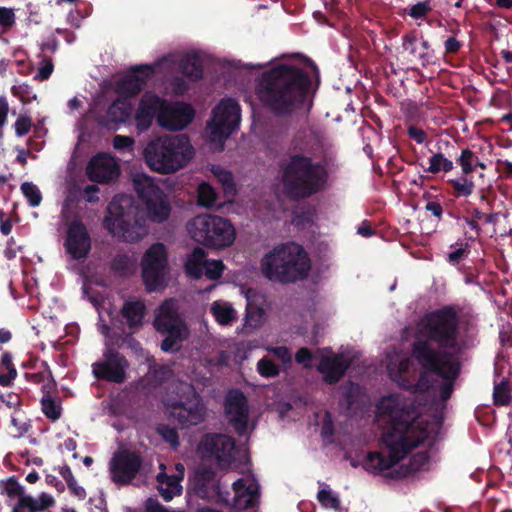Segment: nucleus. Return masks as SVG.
Masks as SVG:
<instances>
[{
	"label": "nucleus",
	"instance_id": "nucleus-51",
	"mask_svg": "<svg viewBox=\"0 0 512 512\" xmlns=\"http://www.w3.org/2000/svg\"><path fill=\"white\" fill-rule=\"evenodd\" d=\"M31 127V121L28 117H20L15 123L16 133L19 136L27 134Z\"/></svg>",
	"mask_w": 512,
	"mask_h": 512
},
{
	"label": "nucleus",
	"instance_id": "nucleus-35",
	"mask_svg": "<svg viewBox=\"0 0 512 512\" xmlns=\"http://www.w3.org/2000/svg\"><path fill=\"white\" fill-rule=\"evenodd\" d=\"M29 425L23 412L17 410L11 416L10 433L13 437L19 438L28 431Z\"/></svg>",
	"mask_w": 512,
	"mask_h": 512
},
{
	"label": "nucleus",
	"instance_id": "nucleus-33",
	"mask_svg": "<svg viewBox=\"0 0 512 512\" xmlns=\"http://www.w3.org/2000/svg\"><path fill=\"white\" fill-rule=\"evenodd\" d=\"M265 256H306V253L299 244L287 242L274 247Z\"/></svg>",
	"mask_w": 512,
	"mask_h": 512
},
{
	"label": "nucleus",
	"instance_id": "nucleus-55",
	"mask_svg": "<svg viewBox=\"0 0 512 512\" xmlns=\"http://www.w3.org/2000/svg\"><path fill=\"white\" fill-rule=\"evenodd\" d=\"M429 10H430V7H429L427 1L420 2L411 8L410 15L413 18H420V17L424 16Z\"/></svg>",
	"mask_w": 512,
	"mask_h": 512
},
{
	"label": "nucleus",
	"instance_id": "nucleus-62",
	"mask_svg": "<svg viewBox=\"0 0 512 512\" xmlns=\"http://www.w3.org/2000/svg\"><path fill=\"white\" fill-rule=\"evenodd\" d=\"M357 233L363 237H369L374 234V231L370 224L364 222L357 230Z\"/></svg>",
	"mask_w": 512,
	"mask_h": 512
},
{
	"label": "nucleus",
	"instance_id": "nucleus-14",
	"mask_svg": "<svg viewBox=\"0 0 512 512\" xmlns=\"http://www.w3.org/2000/svg\"><path fill=\"white\" fill-rule=\"evenodd\" d=\"M262 269L270 280L293 282L307 274L310 262L309 258H264Z\"/></svg>",
	"mask_w": 512,
	"mask_h": 512
},
{
	"label": "nucleus",
	"instance_id": "nucleus-6",
	"mask_svg": "<svg viewBox=\"0 0 512 512\" xmlns=\"http://www.w3.org/2000/svg\"><path fill=\"white\" fill-rule=\"evenodd\" d=\"M166 412L183 427L197 425L204 419V407L193 387L186 382H174L163 399Z\"/></svg>",
	"mask_w": 512,
	"mask_h": 512
},
{
	"label": "nucleus",
	"instance_id": "nucleus-29",
	"mask_svg": "<svg viewBox=\"0 0 512 512\" xmlns=\"http://www.w3.org/2000/svg\"><path fill=\"white\" fill-rule=\"evenodd\" d=\"M210 313L220 326H232L238 319V312L225 300H216L210 306Z\"/></svg>",
	"mask_w": 512,
	"mask_h": 512
},
{
	"label": "nucleus",
	"instance_id": "nucleus-56",
	"mask_svg": "<svg viewBox=\"0 0 512 512\" xmlns=\"http://www.w3.org/2000/svg\"><path fill=\"white\" fill-rule=\"evenodd\" d=\"M408 134L411 138L415 139L418 143H423L426 139V133L419 128L414 126H410L408 129Z\"/></svg>",
	"mask_w": 512,
	"mask_h": 512
},
{
	"label": "nucleus",
	"instance_id": "nucleus-46",
	"mask_svg": "<svg viewBox=\"0 0 512 512\" xmlns=\"http://www.w3.org/2000/svg\"><path fill=\"white\" fill-rule=\"evenodd\" d=\"M133 145L134 139L129 136L116 135L113 139V146L119 151H131Z\"/></svg>",
	"mask_w": 512,
	"mask_h": 512
},
{
	"label": "nucleus",
	"instance_id": "nucleus-22",
	"mask_svg": "<svg viewBox=\"0 0 512 512\" xmlns=\"http://www.w3.org/2000/svg\"><path fill=\"white\" fill-rule=\"evenodd\" d=\"M225 409L229 420L234 424L239 434L247 428V403L245 396L238 391H231L226 398Z\"/></svg>",
	"mask_w": 512,
	"mask_h": 512
},
{
	"label": "nucleus",
	"instance_id": "nucleus-5",
	"mask_svg": "<svg viewBox=\"0 0 512 512\" xmlns=\"http://www.w3.org/2000/svg\"><path fill=\"white\" fill-rule=\"evenodd\" d=\"M137 214L138 208L132 197L117 196L108 205L104 225L113 236L125 242H136L147 233L142 222L137 219Z\"/></svg>",
	"mask_w": 512,
	"mask_h": 512
},
{
	"label": "nucleus",
	"instance_id": "nucleus-44",
	"mask_svg": "<svg viewBox=\"0 0 512 512\" xmlns=\"http://www.w3.org/2000/svg\"><path fill=\"white\" fill-rule=\"evenodd\" d=\"M484 219L485 223L487 224V230L489 231V228L492 229L493 227H496V225H504L507 222V217L500 213L495 214H482L479 216V219Z\"/></svg>",
	"mask_w": 512,
	"mask_h": 512
},
{
	"label": "nucleus",
	"instance_id": "nucleus-59",
	"mask_svg": "<svg viewBox=\"0 0 512 512\" xmlns=\"http://www.w3.org/2000/svg\"><path fill=\"white\" fill-rule=\"evenodd\" d=\"M311 222V219L306 214H297L292 220V223L297 227H305L306 224H309Z\"/></svg>",
	"mask_w": 512,
	"mask_h": 512
},
{
	"label": "nucleus",
	"instance_id": "nucleus-40",
	"mask_svg": "<svg viewBox=\"0 0 512 512\" xmlns=\"http://www.w3.org/2000/svg\"><path fill=\"white\" fill-rule=\"evenodd\" d=\"M318 500L325 508L337 509L339 506L338 497L327 488L318 492Z\"/></svg>",
	"mask_w": 512,
	"mask_h": 512
},
{
	"label": "nucleus",
	"instance_id": "nucleus-26",
	"mask_svg": "<svg viewBox=\"0 0 512 512\" xmlns=\"http://www.w3.org/2000/svg\"><path fill=\"white\" fill-rule=\"evenodd\" d=\"M54 504L55 500L50 494L41 493L38 497L25 494L20 496L12 512H44Z\"/></svg>",
	"mask_w": 512,
	"mask_h": 512
},
{
	"label": "nucleus",
	"instance_id": "nucleus-19",
	"mask_svg": "<svg viewBox=\"0 0 512 512\" xmlns=\"http://www.w3.org/2000/svg\"><path fill=\"white\" fill-rule=\"evenodd\" d=\"M245 475L233 483L234 505L238 509H246L252 507L258 497V483L249 469L241 470Z\"/></svg>",
	"mask_w": 512,
	"mask_h": 512
},
{
	"label": "nucleus",
	"instance_id": "nucleus-60",
	"mask_svg": "<svg viewBox=\"0 0 512 512\" xmlns=\"http://www.w3.org/2000/svg\"><path fill=\"white\" fill-rule=\"evenodd\" d=\"M16 377V370L10 369L8 374H3L0 372V384L3 386H7L10 382Z\"/></svg>",
	"mask_w": 512,
	"mask_h": 512
},
{
	"label": "nucleus",
	"instance_id": "nucleus-64",
	"mask_svg": "<svg viewBox=\"0 0 512 512\" xmlns=\"http://www.w3.org/2000/svg\"><path fill=\"white\" fill-rule=\"evenodd\" d=\"M60 474L65 479L67 484H69L71 482L73 483V481L75 480V478H74V476L72 474V471H71V469L68 466L61 467L60 468Z\"/></svg>",
	"mask_w": 512,
	"mask_h": 512
},
{
	"label": "nucleus",
	"instance_id": "nucleus-16",
	"mask_svg": "<svg viewBox=\"0 0 512 512\" xmlns=\"http://www.w3.org/2000/svg\"><path fill=\"white\" fill-rule=\"evenodd\" d=\"M128 362L119 353L108 348L103 358L92 365L93 375L114 383H122L126 379Z\"/></svg>",
	"mask_w": 512,
	"mask_h": 512
},
{
	"label": "nucleus",
	"instance_id": "nucleus-7",
	"mask_svg": "<svg viewBox=\"0 0 512 512\" xmlns=\"http://www.w3.org/2000/svg\"><path fill=\"white\" fill-rule=\"evenodd\" d=\"M284 187L293 198H306L318 192L325 182V171L302 156H295L283 176Z\"/></svg>",
	"mask_w": 512,
	"mask_h": 512
},
{
	"label": "nucleus",
	"instance_id": "nucleus-24",
	"mask_svg": "<svg viewBox=\"0 0 512 512\" xmlns=\"http://www.w3.org/2000/svg\"><path fill=\"white\" fill-rule=\"evenodd\" d=\"M66 246L72 256H86L91 247V240L85 226L80 221H73L67 231Z\"/></svg>",
	"mask_w": 512,
	"mask_h": 512
},
{
	"label": "nucleus",
	"instance_id": "nucleus-32",
	"mask_svg": "<svg viewBox=\"0 0 512 512\" xmlns=\"http://www.w3.org/2000/svg\"><path fill=\"white\" fill-rule=\"evenodd\" d=\"M211 172L221 183L225 196L227 198L234 197L237 193V190L232 173L220 166H213Z\"/></svg>",
	"mask_w": 512,
	"mask_h": 512
},
{
	"label": "nucleus",
	"instance_id": "nucleus-36",
	"mask_svg": "<svg viewBox=\"0 0 512 512\" xmlns=\"http://www.w3.org/2000/svg\"><path fill=\"white\" fill-rule=\"evenodd\" d=\"M265 311L261 307L248 305L245 316V325L251 328H258L264 323Z\"/></svg>",
	"mask_w": 512,
	"mask_h": 512
},
{
	"label": "nucleus",
	"instance_id": "nucleus-12",
	"mask_svg": "<svg viewBox=\"0 0 512 512\" xmlns=\"http://www.w3.org/2000/svg\"><path fill=\"white\" fill-rule=\"evenodd\" d=\"M240 122V107L233 99L222 100L214 109L208 122L207 133L211 142L223 145Z\"/></svg>",
	"mask_w": 512,
	"mask_h": 512
},
{
	"label": "nucleus",
	"instance_id": "nucleus-39",
	"mask_svg": "<svg viewBox=\"0 0 512 512\" xmlns=\"http://www.w3.org/2000/svg\"><path fill=\"white\" fill-rule=\"evenodd\" d=\"M21 190L32 206H38L41 202V193L39 189L30 182L21 185Z\"/></svg>",
	"mask_w": 512,
	"mask_h": 512
},
{
	"label": "nucleus",
	"instance_id": "nucleus-3",
	"mask_svg": "<svg viewBox=\"0 0 512 512\" xmlns=\"http://www.w3.org/2000/svg\"><path fill=\"white\" fill-rule=\"evenodd\" d=\"M309 84V77L299 68L278 65L263 74L258 95L271 111L286 115L301 105Z\"/></svg>",
	"mask_w": 512,
	"mask_h": 512
},
{
	"label": "nucleus",
	"instance_id": "nucleus-21",
	"mask_svg": "<svg viewBox=\"0 0 512 512\" xmlns=\"http://www.w3.org/2000/svg\"><path fill=\"white\" fill-rule=\"evenodd\" d=\"M160 469L161 472L157 475L158 491L165 501H170L182 492L181 481L184 478L185 468L178 463L175 465V473L168 474L165 465L161 463Z\"/></svg>",
	"mask_w": 512,
	"mask_h": 512
},
{
	"label": "nucleus",
	"instance_id": "nucleus-34",
	"mask_svg": "<svg viewBox=\"0 0 512 512\" xmlns=\"http://www.w3.org/2000/svg\"><path fill=\"white\" fill-rule=\"evenodd\" d=\"M197 192L199 205L207 208H211L215 205L218 195L210 184L206 182L201 183L198 186Z\"/></svg>",
	"mask_w": 512,
	"mask_h": 512
},
{
	"label": "nucleus",
	"instance_id": "nucleus-30",
	"mask_svg": "<svg viewBox=\"0 0 512 512\" xmlns=\"http://www.w3.org/2000/svg\"><path fill=\"white\" fill-rule=\"evenodd\" d=\"M180 69L182 73L191 81H196L202 77V61L196 54H186L180 60Z\"/></svg>",
	"mask_w": 512,
	"mask_h": 512
},
{
	"label": "nucleus",
	"instance_id": "nucleus-42",
	"mask_svg": "<svg viewBox=\"0 0 512 512\" xmlns=\"http://www.w3.org/2000/svg\"><path fill=\"white\" fill-rule=\"evenodd\" d=\"M494 401L498 405H506L510 399L509 388L506 383L501 382L496 385L493 393Z\"/></svg>",
	"mask_w": 512,
	"mask_h": 512
},
{
	"label": "nucleus",
	"instance_id": "nucleus-4",
	"mask_svg": "<svg viewBox=\"0 0 512 512\" xmlns=\"http://www.w3.org/2000/svg\"><path fill=\"white\" fill-rule=\"evenodd\" d=\"M143 155L153 171L171 174L187 165L194 156V148L185 134L161 136L147 143Z\"/></svg>",
	"mask_w": 512,
	"mask_h": 512
},
{
	"label": "nucleus",
	"instance_id": "nucleus-45",
	"mask_svg": "<svg viewBox=\"0 0 512 512\" xmlns=\"http://www.w3.org/2000/svg\"><path fill=\"white\" fill-rule=\"evenodd\" d=\"M322 423V435L329 437L333 433V423L331 416L328 412H321L317 414V423Z\"/></svg>",
	"mask_w": 512,
	"mask_h": 512
},
{
	"label": "nucleus",
	"instance_id": "nucleus-15",
	"mask_svg": "<svg viewBox=\"0 0 512 512\" xmlns=\"http://www.w3.org/2000/svg\"><path fill=\"white\" fill-rule=\"evenodd\" d=\"M141 463L138 454L125 449L119 450L110 461L111 479L119 485L130 483L137 475Z\"/></svg>",
	"mask_w": 512,
	"mask_h": 512
},
{
	"label": "nucleus",
	"instance_id": "nucleus-23",
	"mask_svg": "<svg viewBox=\"0 0 512 512\" xmlns=\"http://www.w3.org/2000/svg\"><path fill=\"white\" fill-rule=\"evenodd\" d=\"M143 279L148 291H157L165 286L167 265L165 258H144Z\"/></svg>",
	"mask_w": 512,
	"mask_h": 512
},
{
	"label": "nucleus",
	"instance_id": "nucleus-13",
	"mask_svg": "<svg viewBox=\"0 0 512 512\" xmlns=\"http://www.w3.org/2000/svg\"><path fill=\"white\" fill-rule=\"evenodd\" d=\"M313 358L320 360L318 371L328 383L338 381L349 365L342 354H335L330 349H324L312 355L308 349L301 348L296 354V361L304 367H309Z\"/></svg>",
	"mask_w": 512,
	"mask_h": 512
},
{
	"label": "nucleus",
	"instance_id": "nucleus-27",
	"mask_svg": "<svg viewBox=\"0 0 512 512\" xmlns=\"http://www.w3.org/2000/svg\"><path fill=\"white\" fill-rule=\"evenodd\" d=\"M133 74L126 76L120 83V89L127 94H137L144 86L146 79L154 73L150 65H141L133 69Z\"/></svg>",
	"mask_w": 512,
	"mask_h": 512
},
{
	"label": "nucleus",
	"instance_id": "nucleus-57",
	"mask_svg": "<svg viewBox=\"0 0 512 512\" xmlns=\"http://www.w3.org/2000/svg\"><path fill=\"white\" fill-rule=\"evenodd\" d=\"M0 400L9 408H16L20 404V398L17 394H8L6 397L0 396Z\"/></svg>",
	"mask_w": 512,
	"mask_h": 512
},
{
	"label": "nucleus",
	"instance_id": "nucleus-20",
	"mask_svg": "<svg viewBox=\"0 0 512 512\" xmlns=\"http://www.w3.org/2000/svg\"><path fill=\"white\" fill-rule=\"evenodd\" d=\"M165 105L166 101L159 98L157 95L145 93L140 100L135 115L137 128L140 131L147 130L151 126L155 116H157V119L159 118Z\"/></svg>",
	"mask_w": 512,
	"mask_h": 512
},
{
	"label": "nucleus",
	"instance_id": "nucleus-17",
	"mask_svg": "<svg viewBox=\"0 0 512 512\" xmlns=\"http://www.w3.org/2000/svg\"><path fill=\"white\" fill-rule=\"evenodd\" d=\"M86 170L90 180L100 183L112 182L120 174L117 161L107 154H99L93 157Z\"/></svg>",
	"mask_w": 512,
	"mask_h": 512
},
{
	"label": "nucleus",
	"instance_id": "nucleus-10",
	"mask_svg": "<svg viewBox=\"0 0 512 512\" xmlns=\"http://www.w3.org/2000/svg\"><path fill=\"white\" fill-rule=\"evenodd\" d=\"M132 182L138 196L146 205L149 218L156 223L166 221L170 215L171 206L154 179L146 174H135Z\"/></svg>",
	"mask_w": 512,
	"mask_h": 512
},
{
	"label": "nucleus",
	"instance_id": "nucleus-50",
	"mask_svg": "<svg viewBox=\"0 0 512 512\" xmlns=\"http://www.w3.org/2000/svg\"><path fill=\"white\" fill-rule=\"evenodd\" d=\"M454 189L464 196H468L472 192L473 183L463 178L461 180L453 181Z\"/></svg>",
	"mask_w": 512,
	"mask_h": 512
},
{
	"label": "nucleus",
	"instance_id": "nucleus-37",
	"mask_svg": "<svg viewBox=\"0 0 512 512\" xmlns=\"http://www.w3.org/2000/svg\"><path fill=\"white\" fill-rule=\"evenodd\" d=\"M258 373L265 378L276 377L280 373V368L269 357L261 358L257 363Z\"/></svg>",
	"mask_w": 512,
	"mask_h": 512
},
{
	"label": "nucleus",
	"instance_id": "nucleus-48",
	"mask_svg": "<svg viewBox=\"0 0 512 512\" xmlns=\"http://www.w3.org/2000/svg\"><path fill=\"white\" fill-rule=\"evenodd\" d=\"M3 491L8 495V496H17L18 497V500L20 499V496L21 495H25V493L23 492V488L22 486H20L16 481L14 480H9L7 481L4 486H3Z\"/></svg>",
	"mask_w": 512,
	"mask_h": 512
},
{
	"label": "nucleus",
	"instance_id": "nucleus-31",
	"mask_svg": "<svg viewBox=\"0 0 512 512\" xmlns=\"http://www.w3.org/2000/svg\"><path fill=\"white\" fill-rule=\"evenodd\" d=\"M132 113L131 103L126 99L116 100L108 109V116L114 123L125 122Z\"/></svg>",
	"mask_w": 512,
	"mask_h": 512
},
{
	"label": "nucleus",
	"instance_id": "nucleus-41",
	"mask_svg": "<svg viewBox=\"0 0 512 512\" xmlns=\"http://www.w3.org/2000/svg\"><path fill=\"white\" fill-rule=\"evenodd\" d=\"M42 410L44 414L52 420H57L61 415L60 406L49 397L42 399Z\"/></svg>",
	"mask_w": 512,
	"mask_h": 512
},
{
	"label": "nucleus",
	"instance_id": "nucleus-38",
	"mask_svg": "<svg viewBox=\"0 0 512 512\" xmlns=\"http://www.w3.org/2000/svg\"><path fill=\"white\" fill-rule=\"evenodd\" d=\"M453 168V164L450 160L446 159L443 154L436 153L430 159V166L428 167V171L431 173H437L440 170H444L445 172L450 171Z\"/></svg>",
	"mask_w": 512,
	"mask_h": 512
},
{
	"label": "nucleus",
	"instance_id": "nucleus-28",
	"mask_svg": "<svg viewBox=\"0 0 512 512\" xmlns=\"http://www.w3.org/2000/svg\"><path fill=\"white\" fill-rule=\"evenodd\" d=\"M145 312V304L139 299L127 300L121 309L126 325L133 332L142 326Z\"/></svg>",
	"mask_w": 512,
	"mask_h": 512
},
{
	"label": "nucleus",
	"instance_id": "nucleus-8",
	"mask_svg": "<svg viewBox=\"0 0 512 512\" xmlns=\"http://www.w3.org/2000/svg\"><path fill=\"white\" fill-rule=\"evenodd\" d=\"M192 239L205 247L221 250L235 240V229L228 219L211 214H200L187 224Z\"/></svg>",
	"mask_w": 512,
	"mask_h": 512
},
{
	"label": "nucleus",
	"instance_id": "nucleus-2",
	"mask_svg": "<svg viewBox=\"0 0 512 512\" xmlns=\"http://www.w3.org/2000/svg\"><path fill=\"white\" fill-rule=\"evenodd\" d=\"M420 337L428 338L429 341H419L415 344L414 355L421 364L423 372L417 382L415 369L407 354L394 353L389 356L387 370L390 378L399 386L415 391H424L429 388L426 380L429 374L442 378L437 387L439 399L437 407L443 406L444 402L451 396L453 391V379L458 373V363L452 353L439 355L434 349V343L442 348H455L457 345V319L451 309H443L424 316L419 322Z\"/></svg>",
	"mask_w": 512,
	"mask_h": 512
},
{
	"label": "nucleus",
	"instance_id": "nucleus-43",
	"mask_svg": "<svg viewBox=\"0 0 512 512\" xmlns=\"http://www.w3.org/2000/svg\"><path fill=\"white\" fill-rule=\"evenodd\" d=\"M266 351L274 354L276 358L283 364H290L292 361V354L290 350L285 346L272 347L268 346L265 348Z\"/></svg>",
	"mask_w": 512,
	"mask_h": 512
},
{
	"label": "nucleus",
	"instance_id": "nucleus-18",
	"mask_svg": "<svg viewBox=\"0 0 512 512\" xmlns=\"http://www.w3.org/2000/svg\"><path fill=\"white\" fill-rule=\"evenodd\" d=\"M193 119V110L189 105L176 103L171 105L166 102L165 108L159 115L158 124L171 131L182 130Z\"/></svg>",
	"mask_w": 512,
	"mask_h": 512
},
{
	"label": "nucleus",
	"instance_id": "nucleus-58",
	"mask_svg": "<svg viewBox=\"0 0 512 512\" xmlns=\"http://www.w3.org/2000/svg\"><path fill=\"white\" fill-rule=\"evenodd\" d=\"M69 489L71 492L78 497L79 499H84L86 496V492L83 487L79 486L76 482V480L73 481V483L68 484Z\"/></svg>",
	"mask_w": 512,
	"mask_h": 512
},
{
	"label": "nucleus",
	"instance_id": "nucleus-63",
	"mask_svg": "<svg viewBox=\"0 0 512 512\" xmlns=\"http://www.w3.org/2000/svg\"><path fill=\"white\" fill-rule=\"evenodd\" d=\"M426 209L431 211L433 215H435L436 217H440L442 214V207L437 202H428L426 205Z\"/></svg>",
	"mask_w": 512,
	"mask_h": 512
},
{
	"label": "nucleus",
	"instance_id": "nucleus-9",
	"mask_svg": "<svg viewBox=\"0 0 512 512\" xmlns=\"http://www.w3.org/2000/svg\"><path fill=\"white\" fill-rule=\"evenodd\" d=\"M198 452L203 459L214 461L217 468L223 471L239 468L237 458L244 453L235 448L232 438L225 435H206L198 446Z\"/></svg>",
	"mask_w": 512,
	"mask_h": 512
},
{
	"label": "nucleus",
	"instance_id": "nucleus-25",
	"mask_svg": "<svg viewBox=\"0 0 512 512\" xmlns=\"http://www.w3.org/2000/svg\"><path fill=\"white\" fill-rule=\"evenodd\" d=\"M186 273L195 279L206 276L209 279H217L223 271V264L220 260L208 258H188L185 263Z\"/></svg>",
	"mask_w": 512,
	"mask_h": 512
},
{
	"label": "nucleus",
	"instance_id": "nucleus-53",
	"mask_svg": "<svg viewBox=\"0 0 512 512\" xmlns=\"http://www.w3.org/2000/svg\"><path fill=\"white\" fill-rule=\"evenodd\" d=\"M53 71V63L51 59H45L42 63V66L39 68V73L36 76L38 80L47 79Z\"/></svg>",
	"mask_w": 512,
	"mask_h": 512
},
{
	"label": "nucleus",
	"instance_id": "nucleus-49",
	"mask_svg": "<svg viewBox=\"0 0 512 512\" xmlns=\"http://www.w3.org/2000/svg\"><path fill=\"white\" fill-rule=\"evenodd\" d=\"M474 160V155L470 150H464L459 159L460 165L462 166L463 172L465 174L470 173L472 169V163Z\"/></svg>",
	"mask_w": 512,
	"mask_h": 512
},
{
	"label": "nucleus",
	"instance_id": "nucleus-11",
	"mask_svg": "<svg viewBox=\"0 0 512 512\" xmlns=\"http://www.w3.org/2000/svg\"><path fill=\"white\" fill-rule=\"evenodd\" d=\"M154 326L160 333L167 334L161 348L163 351H173L179 348L181 342L187 336V328L177 313L176 301L166 300L158 309L154 320Z\"/></svg>",
	"mask_w": 512,
	"mask_h": 512
},
{
	"label": "nucleus",
	"instance_id": "nucleus-52",
	"mask_svg": "<svg viewBox=\"0 0 512 512\" xmlns=\"http://www.w3.org/2000/svg\"><path fill=\"white\" fill-rule=\"evenodd\" d=\"M167 253V247L163 243L157 242L151 245L143 256H166Z\"/></svg>",
	"mask_w": 512,
	"mask_h": 512
},
{
	"label": "nucleus",
	"instance_id": "nucleus-54",
	"mask_svg": "<svg viewBox=\"0 0 512 512\" xmlns=\"http://www.w3.org/2000/svg\"><path fill=\"white\" fill-rule=\"evenodd\" d=\"M14 23V12L12 9L0 7V25L11 26Z\"/></svg>",
	"mask_w": 512,
	"mask_h": 512
},
{
	"label": "nucleus",
	"instance_id": "nucleus-61",
	"mask_svg": "<svg viewBox=\"0 0 512 512\" xmlns=\"http://www.w3.org/2000/svg\"><path fill=\"white\" fill-rule=\"evenodd\" d=\"M459 47V42L453 37L447 39V41L445 42V48L447 52H456L459 49Z\"/></svg>",
	"mask_w": 512,
	"mask_h": 512
},
{
	"label": "nucleus",
	"instance_id": "nucleus-1",
	"mask_svg": "<svg viewBox=\"0 0 512 512\" xmlns=\"http://www.w3.org/2000/svg\"><path fill=\"white\" fill-rule=\"evenodd\" d=\"M376 421L379 426L390 430L383 435L386 449L370 452L363 460V468L369 473L383 476H406L410 472L423 469L428 463V455L420 452L410 459V467L396 469L398 463L415 447L430 445L441 433L442 418L435 415L431 421L423 416L414 418L411 406L398 395L383 397L377 405Z\"/></svg>",
	"mask_w": 512,
	"mask_h": 512
},
{
	"label": "nucleus",
	"instance_id": "nucleus-47",
	"mask_svg": "<svg viewBox=\"0 0 512 512\" xmlns=\"http://www.w3.org/2000/svg\"><path fill=\"white\" fill-rule=\"evenodd\" d=\"M157 431L167 443L173 447L178 446V435L175 429L169 428L167 426H159Z\"/></svg>",
	"mask_w": 512,
	"mask_h": 512
}]
</instances>
